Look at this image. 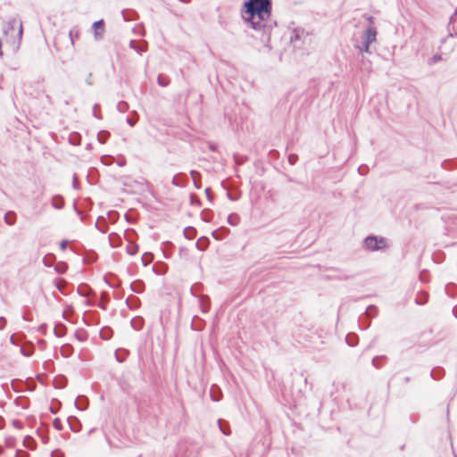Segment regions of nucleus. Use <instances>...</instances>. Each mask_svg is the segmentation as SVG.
Returning a JSON list of instances; mask_svg holds the SVG:
<instances>
[{"label":"nucleus","instance_id":"obj_33","mask_svg":"<svg viewBox=\"0 0 457 457\" xmlns=\"http://www.w3.org/2000/svg\"><path fill=\"white\" fill-rule=\"evenodd\" d=\"M11 342L14 344L13 336L11 337Z\"/></svg>","mask_w":457,"mask_h":457},{"label":"nucleus","instance_id":"obj_23","mask_svg":"<svg viewBox=\"0 0 457 457\" xmlns=\"http://www.w3.org/2000/svg\"><path fill=\"white\" fill-rule=\"evenodd\" d=\"M51 457H63V455L61 452L54 451L51 453Z\"/></svg>","mask_w":457,"mask_h":457},{"label":"nucleus","instance_id":"obj_2","mask_svg":"<svg viewBox=\"0 0 457 457\" xmlns=\"http://www.w3.org/2000/svg\"><path fill=\"white\" fill-rule=\"evenodd\" d=\"M363 244L365 248L370 251L381 250L386 247V240L383 237H368Z\"/></svg>","mask_w":457,"mask_h":457},{"label":"nucleus","instance_id":"obj_29","mask_svg":"<svg viewBox=\"0 0 457 457\" xmlns=\"http://www.w3.org/2000/svg\"><path fill=\"white\" fill-rule=\"evenodd\" d=\"M19 423H20V422H19V421H17V420L13 421V425H14L15 427H18V424H19Z\"/></svg>","mask_w":457,"mask_h":457},{"label":"nucleus","instance_id":"obj_8","mask_svg":"<svg viewBox=\"0 0 457 457\" xmlns=\"http://www.w3.org/2000/svg\"><path fill=\"white\" fill-rule=\"evenodd\" d=\"M218 424H219V428L220 429V431L226 435V436H229L231 434V431L228 428V423L227 421H224L222 420H218Z\"/></svg>","mask_w":457,"mask_h":457},{"label":"nucleus","instance_id":"obj_21","mask_svg":"<svg viewBox=\"0 0 457 457\" xmlns=\"http://www.w3.org/2000/svg\"><path fill=\"white\" fill-rule=\"evenodd\" d=\"M68 243H69V242H68L67 240H62V241H61V243H60V248H61V250H62V251H64V250L66 249V247H67V245H68Z\"/></svg>","mask_w":457,"mask_h":457},{"label":"nucleus","instance_id":"obj_11","mask_svg":"<svg viewBox=\"0 0 457 457\" xmlns=\"http://www.w3.org/2000/svg\"><path fill=\"white\" fill-rule=\"evenodd\" d=\"M69 35H70L71 44L74 45L75 39H78L79 37V31L78 29L73 28L70 30Z\"/></svg>","mask_w":457,"mask_h":457},{"label":"nucleus","instance_id":"obj_20","mask_svg":"<svg viewBox=\"0 0 457 457\" xmlns=\"http://www.w3.org/2000/svg\"><path fill=\"white\" fill-rule=\"evenodd\" d=\"M234 218H235V219L237 218V216H236V215H234V214L229 215V216H228V223H229L230 225H232V226H235V225L237 224V222H236V221H233V219H234Z\"/></svg>","mask_w":457,"mask_h":457},{"label":"nucleus","instance_id":"obj_27","mask_svg":"<svg viewBox=\"0 0 457 457\" xmlns=\"http://www.w3.org/2000/svg\"><path fill=\"white\" fill-rule=\"evenodd\" d=\"M171 183H172L174 186H179V184L178 183V181H177V178H176V177H174V178L172 179Z\"/></svg>","mask_w":457,"mask_h":457},{"label":"nucleus","instance_id":"obj_5","mask_svg":"<svg viewBox=\"0 0 457 457\" xmlns=\"http://www.w3.org/2000/svg\"><path fill=\"white\" fill-rule=\"evenodd\" d=\"M198 302H199L201 310L204 312H207L209 311V307H210L209 297L207 295H201V296H199Z\"/></svg>","mask_w":457,"mask_h":457},{"label":"nucleus","instance_id":"obj_28","mask_svg":"<svg viewBox=\"0 0 457 457\" xmlns=\"http://www.w3.org/2000/svg\"><path fill=\"white\" fill-rule=\"evenodd\" d=\"M289 162H290V163H294V157L293 156H289Z\"/></svg>","mask_w":457,"mask_h":457},{"label":"nucleus","instance_id":"obj_13","mask_svg":"<svg viewBox=\"0 0 457 457\" xmlns=\"http://www.w3.org/2000/svg\"><path fill=\"white\" fill-rule=\"evenodd\" d=\"M129 46L131 48H133L135 51H137L138 54H141L145 52V48L141 46H138L135 41H130Z\"/></svg>","mask_w":457,"mask_h":457},{"label":"nucleus","instance_id":"obj_25","mask_svg":"<svg viewBox=\"0 0 457 457\" xmlns=\"http://www.w3.org/2000/svg\"><path fill=\"white\" fill-rule=\"evenodd\" d=\"M72 185H73L74 188H77V176L76 175L73 176V183H72Z\"/></svg>","mask_w":457,"mask_h":457},{"label":"nucleus","instance_id":"obj_24","mask_svg":"<svg viewBox=\"0 0 457 457\" xmlns=\"http://www.w3.org/2000/svg\"><path fill=\"white\" fill-rule=\"evenodd\" d=\"M127 107V104L124 103V102H120L119 104H118V108L120 110V111H124Z\"/></svg>","mask_w":457,"mask_h":457},{"label":"nucleus","instance_id":"obj_31","mask_svg":"<svg viewBox=\"0 0 457 457\" xmlns=\"http://www.w3.org/2000/svg\"><path fill=\"white\" fill-rule=\"evenodd\" d=\"M195 174H196V171L192 170V171H191V175L194 177V176H195Z\"/></svg>","mask_w":457,"mask_h":457},{"label":"nucleus","instance_id":"obj_3","mask_svg":"<svg viewBox=\"0 0 457 457\" xmlns=\"http://www.w3.org/2000/svg\"><path fill=\"white\" fill-rule=\"evenodd\" d=\"M377 34L374 27L368 28L361 36V42L371 45L377 40Z\"/></svg>","mask_w":457,"mask_h":457},{"label":"nucleus","instance_id":"obj_17","mask_svg":"<svg viewBox=\"0 0 457 457\" xmlns=\"http://www.w3.org/2000/svg\"><path fill=\"white\" fill-rule=\"evenodd\" d=\"M53 425L57 430L62 429V422L58 418L54 419Z\"/></svg>","mask_w":457,"mask_h":457},{"label":"nucleus","instance_id":"obj_10","mask_svg":"<svg viewBox=\"0 0 457 457\" xmlns=\"http://www.w3.org/2000/svg\"><path fill=\"white\" fill-rule=\"evenodd\" d=\"M109 136L110 133L108 131L103 130L97 134V139L101 144H104L107 141Z\"/></svg>","mask_w":457,"mask_h":457},{"label":"nucleus","instance_id":"obj_1","mask_svg":"<svg viewBox=\"0 0 457 457\" xmlns=\"http://www.w3.org/2000/svg\"><path fill=\"white\" fill-rule=\"evenodd\" d=\"M244 21L256 31L271 28V0H248L244 4Z\"/></svg>","mask_w":457,"mask_h":457},{"label":"nucleus","instance_id":"obj_15","mask_svg":"<svg viewBox=\"0 0 457 457\" xmlns=\"http://www.w3.org/2000/svg\"><path fill=\"white\" fill-rule=\"evenodd\" d=\"M157 83L161 87H167L169 85V79L162 77V75L158 76Z\"/></svg>","mask_w":457,"mask_h":457},{"label":"nucleus","instance_id":"obj_32","mask_svg":"<svg viewBox=\"0 0 457 457\" xmlns=\"http://www.w3.org/2000/svg\"><path fill=\"white\" fill-rule=\"evenodd\" d=\"M440 59V56H435L434 57V60L436 61V60H439Z\"/></svg>","mask_w":457,"mask_h":457},{"label":"nucleus","instance_id":"obj_18","mask_svg":"<svg viewBox=\"0 0 457 457\" xmlns=\"http://www.w3.org/2000/svg\"><path fill=\"white\" fill-rule=\"evenodd\" d=\"M16 37L18 38V42L20 43L21 40V37H22V25L21 24H20L18 27V29L16 31Z\"/></svg>","mask_w":457,"mask_h":457},{"label":"nucleus","instance_id":"obj_12","mask_svg":"<svg viewBox=\"0 0 457 457\" xmlns=\"http://www.w3.org/2000/svg\"><path fill=\"white\" fill-rule=\"evenodd\" d=\"M24 445L27 448L33 450V449H35L36 444L31 437L28 436L24 439Z\"/></svg>","mask_w":457,"mask_h":457},{"label":"nucleus","instance_id":"obj_22","mask_svg":"<svg viewBox=\"0 0 457 457\" xmlns=\"http://www.w3.org/2000/svg\"><path fill=\"white\" fill-rule=\"evenodd\" d=\"M56 270L59 272V273H63L65 270H66V267L64 265H58L56 267Z\"/></svg>","mask_w":457,"mask_h":457},{"label":"nucleus","instance_id":"obj_6","mask_svg":"<svg viewBox=\"0 0 457 457\" xmlns=\"http://www.w3.org/2000/svg\"><path fill=\"white\" fill-rule=\"evenodd\" d=\"M17 27V21L15 19L10 20L4 27V34L8 35L9 32H15Z\"/></svg>","mask_w":457,"mask_h":457},{"label":"nucleus","instance_id":"obj_19","mask_svg":"<svg viewBox=\"0 0 457 457\" xmlns=\"http://www.w3.org/2000/svg\"><path fill=\"white\" fill-rule=\"evenodd\" d=\"M6 319L4 317H0V330H3L6 326Z\"/></svg>","mask_w":457,"mask_h":457},{"label":"nucleus","instance_id":"obj_4","mask_svg":"<svg viewBox=\"0 0 457 457\" xmlns=\"http://www.w3.org/2000/svg\"><path fill=\"white\" fill-rule=\"evenodd\" d=\"M92 29L94 31V37L96 40H101L104 37V22L103 20H99L95 21L92 25Z\"/></svg>","mask_w":457,"mask_h":457},{"label":"nucleus","instance_id":"obj_30","mask_svg":"<svg viewBox=\"0 0 457 457\" xmlns=\"http://www.w3.org/2000/svg\"><path fill=\"white\" fill-rule=\"evenodd\" d=\"M368 20H369V21H370V23H372V22H373V17H370Z\"/></svg>","mask_w":457,"mask_h":457},{"label":"nucleus","instance_id":"obj_9","mask_svg":"<svg viewBox=\"0 0 457 457\" xmlns=\"http://www.w3.org/2000/svg\"><path fill=\"white\" fill-rule=\"evenodd\" d=\"M4 221L8 225H13L16 221V214L13 212H8L4 215Z\"/></svg>","mask_w":457,"mask_h":457},{"label":"nucleus","instance_id":"obj_26","mask_svg":"<svg viewBox=\"0 0 457 457\" xmlns=\"http://www.w3.org/2000/svg\"><path fill=\"white\" fill-rule=\"evenodd\" d=\"M127 122H128L131 127H133V126L135 125V123H136V121H135V120H132L131 119H128V120H127Z\"/></svg>","mask_w":457,"mask_h":457},{"label":"nucleus","instance_id":"obj_14","mask_svg":"<svg viewBox=\"0 0 457 457\" xmlns=\"http://www.w3.org/2000/svg\"><path fill=\"white\" fill-rule=\"evenodd\" d=\"M370 44L362 43L361 46H356V48L359 49L360 53H369L370 52Z\"/></svg>","mask_w":457,"mask_h":457},{"label":"nucleus","instance_id":"obj_16","mask_svg":"<svg viewBox=\"0 0 457 457\" xmlns=\"http://www.w3.org/2000/svg\"><path fill=\"white\" fill-rule=\"evenodd\" d=\"M184 234L187 238H193L195 236V229L193 228H187L184 229Z\"/></svg>","mask_w":457,"mask_h":457},{"label":"nucleus","instance_id":"obj_7","mask_svg":"<svg viewBox=\"0 0 457 457\" xmlns=\"http://www.w3.org/2000/svg\"><path fill=\"white\" fill-rule=\"evenodd\" d=\"M51 204L54 208L60 210L64 206V200L61 195H54Z\"/></svg>","mask_w":457,"mask_h":457}]
</instances>
